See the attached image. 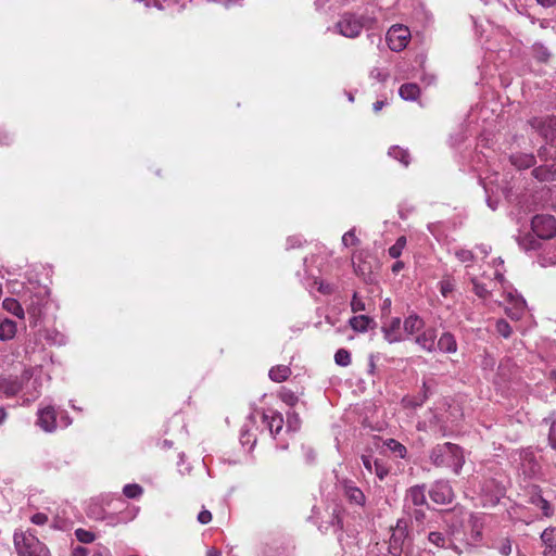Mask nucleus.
I'll list each match as a JSON object with an SVG mask.
<instances>
[{
    "label": "nucleus",
    "mask_w": 556,
    "mask_h": 556,
    "mask_svg": "<svg viewBox=\"0 0 556 556\" xmlns=\"http://www.w3.org/2000/svg\"><path fill=\"white\" fill-rule=\"evenodd\" d=\"M30 520L37 526H43L48 522V516L43 513H36L31 516Z\"/></svg>",
    "instance_id": "obj_51"
},
{
    "label": "nucleus",
    "mask_w": 556,
    "mask_h": 556,
    "mask_svg": "<svg viewBox=\"0 0 556 556\" xmlns=\"http://www.w3.org/2000/svg\"><path fill=\"white\" fill-rule=\"evenodd\" d=\"M75 536L79 542L85 544L91 543L96 539V535L91 531L81 528L75 530Z\"/></svg>",
    "instance_id": "obj_39"
},
{
    "label": "nucleus",
    "mask_w": 556,
    "mask_h": 556,
    "mask_svg": "<svg viewBox=\"0 0 556 556\" xmlns=\"http://www.w3.org/2000/svg\"><path fill=\"white\" fill-rule=\"evenodd\" d=\"M540 505L539 507L542 509L543 515L546 517H549L553 515V509L548 501H546L544 497L539 498Z\"/></svg>",
    "instance_id": "obj_50"
},
{
    "label": "nucleus",
    "mask_w": 556,
    "mask_h": 556,
    "mask_svg": "<svg viewBox=\"0 0 556 556\" xmlns=\"http://www.w3.org/2000/svg\"><path fill=\"white\" fill-rule=\"evenodd\" d=\"M388 154L404 166H408L410 163L409 152L399 146L391 147L388 151Z\"/></svg>",
    "instance_id": "obj_28"
},
{
    "label": "nucleus",
    "mask_w": 556,
    "mask_h": 556,
    "mask_svg": "<svg viewBox=\"0 0 556 556\" xmlns=\"http://www.w3.org/2000/svg\"><path fill=\"white\" fill-rule=\"evenodd\" d=\"M206 556H220V552L216 548H211L207 551Z\"/></svg>",
    "instance_id": "obj_64"
},
{
    "label": "nucleus",
    "mask_w": 556,
    "mask_h": 556,
    "mask_svg": "<svg viewBox=\"0 0 556 556\" xmlns=\"http://www.w3.org/2000/svg\"><path fill=\"white\" fill-rule=\"evenodd\" d=\"M331 525L333 527H337L339 530H342L343 526H342V518H341L340 511L333 510Z\"/></svg>",
    "instance_id": "obj_54"
},
{
    "label": "nucleus",
    "mask_w": 556,
    "mask_h": 556,
    "mask_svg": "<svg viewBox=\"0 0 556 556\" xmlns=\"http://www.w3.org/2000/svg\"><path fill=\"white\" fill-rule=\"evenodd\" d=\"M437 332L435 329L429 328L419 333L415 338V342L427 352H434L437 350L435 345Z\"/></svg>",
    "instance_id": "obj_13"
},
{
    "label": "nucleus",
    "mask_w": 556,
    "mask_h": 556,
    "mask_svg": "<svg viewBox=\"0 0 556 556\" xmlns=\"http://www.w3.org/2000/svg\"><path fill=\"white\" fill-rule=\"evenodd\" d=\"M281 400L289 406H294L298 403V396L291 391L282 392Z\"/></svg>",
    "instance_id": "obj_49"
},
{
    "label": "nucleus",
    "mask_w": 556,
    "mask_h": 556,
    "mask_svg": "<svg viewBox=\"0 0 556 556\" xmlns=\"http://www.w3.org/2000/svg\"><path fill=\"white\" fill-rule=\"evenodd\" d=\"M263 420L266 422L270 433L273 435L278 434L283 427V417L278 412H269V414L263 415Z\"/></svg>",
    "instance_id": "obj_18"
},
{
    "label": "nucleus",
    "mask_w": 556,
    "mask_h": 556,
    "mask_svg": "<svg viewBox=\"0 0 556 556\" xmlns=\"http://www.w3.org/2000/svg\"><path fill=\"white\" fill-rule=\"evenodd\" d=\"M540 538L544 548H556V528H546Z\"/></svg>",
    "instance_id": "obj_29"
},
{
    "label": "nucleus",
    "mask_w": 556,
    "mask_h": 556,
    "mask_svg": "<svg viewBox=\"0 0 556 556\" xmlns=\"http://www.w3.org/2000/svg\"><path fill=\"white\" fill-rule=\"evenodd\" d=\"M14 545L18 556H50L46 545L31 533H15Z\"/></svg>",
    "instance_id": "obj_4"
},
{
    "label": "nucleus",
    "mask_w": 556,
    "mask_h": 556,
    "mask_svg": "<svg viewBox=\"0 0 556 556\" xmlns=\"http://www.w3.org/2000/svg\"><path fill=\"white\" fill-rule=\"evenodd\" d=\"M409 30L402 25H393L387 33V41L392 51H402L408 43Z\"/></svg>",
    "instance_id": "obj_8"
},
{
    "label": "nucleus",
    "mask_w": 556,
    "mask_h": 556,
    "mask_svg": "<svg viewBox=\"0 0 556 556\" xmlns=\"http://www.w3.org/2000/svg\"><path fill=\"white\" fill-rule=\"evenodd\" d=\"M212 520V514L211 511L204 509L199 513L198 515V521L202 525H206Z\"/></svg>",
    "instance_id": "obj_53"
},
{
    "label": "nucleus",
    "mask_w": 556,
    "mask_h": 556,
    "mask_svg": "<svg viewBox=\"0 0 556 556\" xmlns=\"http://www.w3.org/2000/svg\"><path fill=\"white\" fill-rule=\"evenodd\" d=\"M384 106V101H376L372 104V109L375 112H379Z\"/></svg>",
    "instance_id": "obj_62"
},
{
    "label": "nucleus",
    "mask_w": 556,
    "mask_h": 556,
    "mask_svg": "<svg viewBox=\"0 0 556 556\" xmlns=\"http://www.w3.org/2000/svg\"><path fill=\"white\" fill-rule=\"evenodd\" d=\"M142 493V486L137 483L126 484L123 488V494L128 498H138Z\"/></svg>",
    "instance_id": "obj_36"
},
{
    "label": "nucleus",
    "mask_w": 556,
    "mask_h": 556,
    "mask_svg": "<svg viewBox=\"0 0 556 556\" xmlns=\"http://www.w3.org/2000/svg\"><path fill=\"white\" fill-rule=\"evenodd\" d=\"M536 2L544 8H551L556 4V0H536Z\"/></svg>",
    "instance_id": "obj_59"
},
{
    "label": "nucleus",
    "mask_w": 556,
    "mask_h": 556,
    "mask_svg": "<svg viewBox=\"0 0 556 556\" xmlns=\"http://www.w3.org/2000/svg\"><path fill=\"white\" fill-rule=\"evenodd\" d=\"M405 508H407V504H412L416 507H420L427 503L426 498V486L421 485H413L410 486L405 494Z\"/></svg>",
    "instance_id": "obj_12"
},
{
    "label": "nucleus",
    "mask_w": 556,
    "mask_h": 556,
    "mask_svg": "<svg viewBox=\"0 0 556 556\" xmlns=\"http://www.w3.org/2000/svg\"><path fill=\"white\" fill-rule=\"evenodd\" d=\"M529 125L547 142L556 138V116L533 117Z\"/></svg>",
    "instance_id": "obj_7"
},
{
    "label": "nucleus",
    "mask_w": 556,
    "mask_h": 556,
    "mask_svg": "<svg viewBox=\"0 0 556 556\" xmlns=\"http://www.w3.org/2000/svg\"><path fill=\"white\" fill-rule=\"evenodd\" d=\"M399 94L405 101H415L420 94V88L415 83H406L400 87Z\"/></svg>",
    "instance_id": "obj_23"
},
{
    "label": "nucleus",
    "mask_w": 556,
    "mask_h": 556,
    "mask_svg": "<svg viewBox=\"0 0 556 556\" xmlns=\"http://www.w3.org/2000/svg\"><path fill=\"white\" fill-rule=\"evenodd\" d=\"M35 291L27 289L23 295L26 305V313L29 316L30 325L38 326L43 316V308L48 303L49 290L46 287H35Z\"/></svg>",
    "instance_id": "obj_3"
},
{
    "label": "nucleus",
    "mask_w": 556,
    "mask_h": 556,
    "mask_svg": "<svg viewBox=\"0 0 556 556\" xmlns=\"http://www.w3.org/2000/svg\"><path fill=\"white\" fill-rule=\"evenodd\" d=\"M429 458L435 467L448 468L459 475L465 464L463 448L454 443L437 444L430 451Z\"/></svg>",
    "instance_id": "obj_1"
},
{
    "label": "nucleus",
    "mask_w": 556,
    "mask_h": 556,
    "mask_svg": "<svg viewBox=\"0 0 556 556\" xmlns=\"http://www.w3.org/2000/svg\"><path fill=\"white\" fill-rule=\"evenodd\" d=\"M532 175L540 181H553L556 179V160L551 163L535 167Z\"/></svg>",
    "instance_id": "obj_15"
},
{
    "label": "nucleus",
    "mask_w": 556,
    "mask_h": 556,
    "mask_svg": "<svg viewBox=\"0 0 556 556\" xmlns=\"http://www.w3.org/2000/svg\"><path fill=\"white\" fill-rule=\"evenodd\" d=\"M287 427L289 429H292L293 431H296L300 427V417L295 412L288 413V421Z\"/></svg>",
    "instance_id": "obj_42"
},
{
    "label": "nucleus",
    "mask_w": 556,
    "mask_h": 556,
    "mask_svg": "<svg viewBox=\"0 0 556 556\" xmlns=\"http://www.w3.org/2000/svg\"><path fill=\"white\" fill-rule=\"evenodd\" d=\"M374 23V17L354 12H343L340 14L333 29L343 37L354 39L362 34L364 28H370Z\"/></svg>",
    "instance_id": "obj_2"
},
{
    "label": "nucleus",
    "mask_w": 556,
    "mask_h": 556,
    "mask_svg": "<svg viewBox=\"0 0 556 556\" xmlns=\"http://www.w3.org/2000/svg\"><path fill=\"white\" fill-rule=\"evenodd\" d=\"M349 323L351 328L358 332H365L376 325L375 320L366 315L354 316Z\"/></svg>",
    "instance_id": "obj_22"
},
{
    "label": "nucleus",
    "mask_w": 556,
    "mask_h": 556,
    "mask_svg": "<svg viewBox=\"0 0 556 556\" xmlns=\"http://www.w3.org/2000/svg\"><path fill=\"white\" fill-rule=\"evenodd\" d=\"M454 282L451 279H443L439 282V290L442 296L446 298L454 290Z\"/></svg>",
    "instance_id": "obj_41"
},
{
    "label": "nucleus",
    "mask_w": 556,
    "mask_h": 556,
    "mask_svg": "<svg viewBox=\"0 0 556 556\" xmlns=\"http://www.w3.org/2000/svg\"><path fill=\"white\" fill-rule=\"evenodd\" d=\"M495 328L498 334L507 339L511 334V327L505 319H498L495 324Z\"/></svg>",
    "instance_id": "obj_40"
},
{
    "label": "nucleus",
    "mask_w": 556,
    "mask_h": 556,
    "mask_svg": "<svg viewBox=\"0 0 556 556\" xmlns=\"http://www.w3.org/2000/svg\"><path fill=\"white\" fill-rule=\"evenodd\" d=\"M424 326V319L415 313L408 315L403 321V328L407 334H415L419 332Z\"/></svg>",
    "instance_id": "obj_20"
},
{
    "label": "nucleus",
    "mask_w": 556,
    "mask_h": 556,
    "mask_svg": "<svg viewBox=\"0 0 556 556\" xmlns=\"http://www.w3.org/2000/svg\"><path fill=\"white\" fill-rule=\"evenodd\" d=\"M362 462L364 467L369 472H375L380 480H383L389 472V470L383 466V464L379 462L377 458H374L371 455H363Z\"/></svg>",
    "instance_id": "obj_16"
},
{
    "label": "nucleus",
    "mask_w": 556,
    "mask_h": 556,
    "mask_svg": "<svg viewBox=\"0 0 556 556\" xmlns=\"http://www.w3.org/2000/svg\"><path fill=\"white\" fill-rule=\"evenodd\" d=\"M533 232L541 239H551L556 235V219L552 215L539 214L531 220Z\"/></svg>",
    "instance_id": "obj_6"
},
{
    "label": "nucleus",
    "mask_w": 556,
    "mask_h": 556,
    "mask_svg": "<svg viewBox=\"0 0 556 556\" xmlns=\"http://www.w3.org/2000/svg\"><path fill=\"white\" fill-rule=\"evenodd\" d=\"M344 496L351 504L364 505L365 495L363 491L357 488L352 481H344L342 484Z\"/></svg>",
    "instance_id": "obj_14"
},
{
    "label": "nucleus",
    "mask_w": 556,
    "mask_h": 556,
    "mask_svg": "<svg viewBox=\"0 0 556 556\" xmlns=\"http://www.w3.org/2000/svg\"><path fill=\"white\" fill-rule=\"evenodd\" d=\"M288 244L290 248H295L296 245L301 244V240L299 238H289Z\"/></svg>",
    "instance_id": "obj_60"
},
{
    "label": "nucleus",
    "mask_w": 556,
    "mask_h": 556,
    "mask_svg": "<svg viewBox=\"0 0 556 556\" xmlns=\"http://www.w3.org/2000/svg\"><path fill=\"white\" fill-rule=\"evenodd\" d=\"M8 413L3 407H0V426L5 421Z\"/></svg>",
    "instance_id": "obj_63"
},
{
    "label": "nucleus",
    "mask_w": 556,
    "mask_h": 556,
    "mask_svg": "<svg viewBox=\"0 0 556 556\" xmlns=\"http://www.w3.org/2000/svg\"><path fill=\"white\" fill-rule=\"evenodd\" d=\"M538 60L545 62L548 60L551 53L543 45H536L534 47Z\"/></svg>",
    "instance_id": "obj_47"
},
{
    "label": "nucleus",
    "mask_w": 556,
    "mask_h": 556,
    "mask_svg": "<svg viewBox=\"0 0 556 556\" xmlns=\"http://www.w3.org/2000/svg\"><path fill=\"white\" fill-rule=\"evenodd\" d=\"M470 281L473 286L472 291L478 298L485 300L490 296L491 292L476 277H471Z\"/></svg>",
    "instance_id": "obj_34"
},
{
    "label": "nucleus",
    "mask_w": 556,
    "mask_h": 556,
    "mask_svg": "<svg viewBox=\"0 0 556 556\" xmlns=\"http://www.w3.org/2000/svg\"><path fill=\"white\" fill-rule=\"evenodd\" d=\"M334 362L338 366H349L351 364V353L345 349H339L334 354Z\"/></svg>",
    "instance_id": "obj_35"
},
{
    "label": "nucleus",
    "mask_w": 556,
    "mask_h": 556,
    "mask_svg": "<svg viewBox=\"0 0 556 556\" xmlns=\"http://www.w3.org/2000/svg\"><path fill=\"white\" fill-rule=\"evenodd\" d=\"M408 522L405 519H399L395 527L392 528V533L389 540L388 552L392 556H402L404 553V545L408 539Z\"/></svg>",
    "instance_id": "obj_5"
},
{
    "label": "nucleus",
    "mask_w": 556,
    "mask_h": 556,
    "mask_svg": "<svg viewBox=\"0 0 556 556\" xmlns=\"http://www.w3.org/2000/svg\"><path fill=\"white\" fill-rule=\"evenodd\" d=\"M45 339L49 343L56 344V345H63L66 342L64 334H62L61 332H59L56 330H47Z\"/></svg>",
    "instance_id": "obj_37"
},
{
    "label": "nucleus",
    "mask_w": 556,
    "mask_h": 556,
    "mask_svg": "<svg viewBox=\"0 0 556 556\" xmlns=\"http://www.w3.org/2000/svg\"><path fill=\"white\" fill-rule=\"evenodd\" d=\"M370 78L376 79L380 83H383L387 80L389 74L384 71H382L379 67H374L369 73Z\"/></svg>",
    "instance_id": "obj_43"
},
{
    "label": "nucleus",
    "mask_w": 556,
    "mask_h": 556,
    "mask_svg": "<svg viewBox=\"0 0 556 556\" xmlns=\"http://www.w3.org/2000/svg\"><path fill=\"white\" fill-rule=\"evenodd\" d=\"M538 263L542 267L552 266L556 264L555 250H543L538 255Z\"/></svg>",
    "instance_id": "obj_30"
},
{
    "label": "nucleus",
    "mask_w": 556,
    "mask_h": 556,
    "mask_svg": "<svg viewBox=\"0 0 556 556\" xmlns=\"http://www.w3.org/2000/svg\"><path fill=\"white\" fill-rule=\"evenodd\" d=\"M435 345L443 353H455L457 351V341L451 332H443Z\"/></svg>",
    "instance_id": "obj_19"
},
{
    "label": "nucleus",
    "mask_w": 556,
    "mask_h": 556,
    "mask_svg": "<svg viewBox=\"0 0 556 556\" xmlns=\"http://www.w3.org/2000/svg\"><path fill=\"white\" fill-rule=\"evenodd\" d=\"M56 417L58 413L55 408L48 405L38 409L36 425L45 432H53L58 427Z\"/></svg>",
    "instance_id": "obj_10"
},
{
    "label": "nucleus",
    "mask_w": 556,
    "mask_h": 556,
    "mask_svg": "<svg viewBox=\"0 0 556 556\" xmlns=\"http://www.w3.org/2000/svg\"><path fill=\"white\" fill-rule=\"evenodd\" d=\"M88 551L83 546H77L73 549V556H87Z\"/></svg>",
    "instance_id": "obj_57"
},
{
    "label": "nucleus",
    "mask_w": 556,
    "mask_h": 556,
    "mask_svg": "<svg viewBox=\"0 0 556 556\" xmlns=\"http://www.w3.org/2000/svg\"><path fill=\"white\" fill-rule=\"evenodd\" d=\"M455 255L463 263L471 262L473 260V254L469 250H458L455 252Z\"/></svg>",
    "instance_id": "obj_48"
},
{
    "label": "nucleus",
    "mask_w": 556,
    "mask_h": 556,
    "mask_svg": "<svg viewBox=\"0 0 556 556\" xmlns=\"http://www.w3.org/2000/svg\"><path fill=\"white\" fill-rule=\"evenodd\" d=\"M403 268H404V263H403L402 261H396V262L392 265V271H393L394 274L400 273Z\"/></svg>",
    "instance_id": "obj_58"
},
{
    "label": "nucleus",
    "mask_w": 556,
    "mask_h": 556,
    "mask_svg": "<svg viewBox=\"0 0 556 556\" xmlns=\"http://www.w3.org/2000/svg\"><path fill=\"white\" fill-rule=\"evenodd\" d=\"M406 245V238L401 236L396 239L395 243L389 248L388 252L392 258H399Z\"/></svg>",
    "instance_id": "obj_33"
},
{
    "label": "nucleus",
    "mask_w": 556,
    "mask_h": 556,
    "mask_svg": "<svg viewBox=\"0 0 556 556\" xmlns=\"http://www.w3.org/2000/svg\"><path fill=\"white\" fill-rule=\"evenodd\" d=\"M510 162L519 169L530 168L535 164L533 154H515L510 156Z\"/></svg>",
    "instance_id": "obj_25"
},
{
    "label": "nucleus",
    "mask_w": 556,
    "mask_h": 556,
    "mask_svg": "<svg viewBox=\"0 0 556 556\" xmlns=\"http://www.w3.org/2000/svg\"><path fill=\"white\" fill-rule=\"evenodd\" d=\"M498 552L503 555V556H508L510 553H511V542L509 539H505L501 546L498 547Z\"/></svg>",
    "instance_id": "obj_52"
},
{
    "label": "nucleus",
    "mask_w": 556,
    "mask_h": 556,
    "mask_svg": "<svg viewBox=\"0 0 556 556\" xmlns=\"http://www.w3.org/2000/svg\"><path fill=\"white\" fill-rule=\"evenodd\" d=\"M486 194H489V190L484 187ZM486 204L492 210L495 211L497 208L498 202L493 200L490 195L486 197Z\"/></svg>",
    "instance_id": "obj_56"
},
{
    "label": "nucleus",
    "mask_w": 556,
    "mask_h": 556,
    "mask_svg": "<svg viewBox=\"0 0 556 556\" xmlns=\"http://www.w3.org/2000/svg\"><path fill=\"white\" fill-rule=\"evenodd\" d=\"M17 331L16 323L3 317L0 318V341H10L12 340Z\"/></svg>",
    "instance_id": "obj_21"
},
{
    "label": "nucleus",
    "mask_w": 556,
    "mask_h": 556,
    "mask_svg": "<svg viewBox=\"0 0 556 556\" xmlns=\"http://www.w3.org/2000/svg\"><path fill=\"white\" fill-rule=\"evenodd\" d=\"M548 444L554 451H556V418L549 425Z\"/></svg>",
    "instance_id": "obj_46"
},
{
    "label": "nucleus",
    "mask_w": 556,
    "mask_h": 556,
    "mask_svg": "<svg viewBox=\"0 0 556 556\" xmlns=\"http://www.w3.org/2000/svg\"><path fill=\"white\" fill-rule=\"evenodd\" d=\"M59 417H60V422H61L62 427H68L72 424V418L70 417L67 412H65V410L60 412Z\"/></svg>",
    "instance_id": "obj_55"
},
{
    "label": "nucleus",
    "mask_w": 556,
    "mask_h": 556,
    "mask_svg": "<svg viewBox=\"0 0 556 556\" xmlns=\"http://www.w3.org/2000/svg\"><path fill=\"white\" fill-rule=\"evenodd\" d=\"M401 326L402 320L400 317H392L388 323L382 325L381 332L388 343L392 344L403 341Z\"/></svg>",
    "instance_id": "obj_11"
},
{
    "label": "nucleus",
    "mask_w": 556,
    "mask_h": 556,
    "mask_svg": "<svg viewBox=\"0 0 556 556\" xmlns=\"http://www.w3.org/2000/svg\"><path fill=\"white\" fill-rule=\"evenodd\" d=\"M361 240L355 235V228L350 229L342 236V244L345 248L351 245H359Z\"/></svg>",
    "instance_id": "obj_38"
},
{
    "label": "nucleus",
    "mask_w": 556,
    "mask_h": 556,
    "mask_svg": "<svg viewBox=\"0 0 556 556\" xmlns=\"http://www.w3.org/2000/svg\"><path fill=\"white\" fill-rule=\"evenodd\" d=\"M543 556H556V548H544Z\"/></svg>",
    "instance_id": "obj_61"
},
{
    "label": "nucleus",
    "mask_w": 556,
    "mask_h": 556,
    "mask_svg": "<svg viewBox=\"0 0 556 556\" xmlns=\"http://www.w3.org/2000/svg\"><path fill=\"white\" fill-rule=\"evenodd\" d=\"M387 447L400 458H405L407 454L406 447L394 439L386 441Z\"/></svg>",
    "instance_id": "obj_31"
},
{
    "label": "nucleus",
    "mask_w": 556,
    "mask_h": 556,
    "mask_svg": "<svg viewBox=\"0 0 556 556\" xmlns=\"http://www.w3.org/2000/svg\"><path fill=\"white\" fill-rule=\"evenodd\" d=\"M428 541L430 544L434 545L435 547L444 548V547H446L447 538L442 532L430 531L428 533Z\"/></svg>",
    "instance_id": "obj_32"
},
{
    "label": "nucleus",
    "mask_w": 556,
    "mask_h": 556,
    "mask_svg": "<svg viewBox=\"0 0 556 556\" xmlns=\"http://www.w3.org/2000/svg\"><path fill=\"white\" fill-rule=\"evenodd\" d=\"M351 308L354 313L356 312H363L366 309L365 303L362 299L357 296L356 293H354L352 301H351Z\"/></svg>",
    "instance_id": "obj_45"
},
{
    "label": "nucleus",
    "mask_w": 556,
    "mask_h": 556,
    "mask_svg": "<svg viewBox=\"0 0 556 556\" xmlns=\"http://www.w3.org/2000/svg\"><path fill=\"white\" fill-rule=\"evenodd\" d=\"M408 514L417 525H422L426 519V513L421 508H415Z\"/></svg>",
    "instance_id": "obj_44"
},
{
    "label": "nucleus",
    "mask_w": 556,
    "mask_h": 556,
    "mask_svg": "<svg viewBox=\"0 0 556 556\" xmlns=\"http://www.w3.org/2000/svg\"><path fill=\"white\" fill-rule=\"evenodd\" d=\"M509 301L514 303V307L513 308H506V313L507 315L511 318V319H520L522 314H523V311H525V306H526V301L521 298H513L511 294H509Z\"/></svg>",
    "instance_id": "obj_27"
},
{
    "label": "nucleus",
    "mask_w": 556,
    "mask_h": 556,
    "mask_svg": "<svg viewBox=\"0 0 556 556\" xmlns=\"http://www.w3.org/2000/svg\"><path fill=\"white\" fill-rule=\"evenodd\" d=\"M291 375V369L286 365H277L270 368L268 376L275 382H283Z\"/></svg>",
    "instance_id": "obj_26"
},
{
    "label": "nucleus",
    "mask_w": 556,
    "mask_h": 556,
    "mask_svg": "<svg viewBox=\"0 0 556 556\" xmlns=\"http://www.w3.org/2000/svg\"><path fill=\"white\" fill-rule=\"evenodd\" d=\"M430 498L440 505L450 504L453 501V489L447 481H435L429 490Z\"/></svg>",
    "instance_id": "obj_9"
},
{
    "label": "nucleus",
    "mask_w": 556,
    "mask_h": 556,
    "mask_svg": "<svg viewBox=\"0 0 556 556\" xmlns=\"http://www.w3.org/2000/svg\"><path fill=\"white\" fill-rule=\"evenodd\" d=\"M2 307L8 313H11L15 317L20 319L25 318V309L23 308L22 304L13 298H7L2 301Z\"/></svg>",
    "instance_id": "obj_24"
},
{
    "label": "nucleus",
    "mask_w": 556,
    "mask_h": 556,
    "mask_svg": "<svg viewBox=\"0 0 556 556\" xmlns=\"http://www.w3.org/2000/svg\"><path fill=\"white\" fill-rule=\"evenodd\" d=\"M0 390L9 397L14 396L22 390V381L18 377L1 378Z\"/></svg>",
    "instance_id": "obj_17"
}]
</instances>
